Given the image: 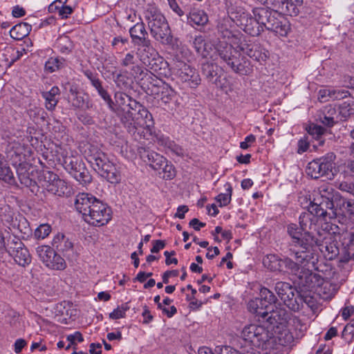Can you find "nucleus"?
I'll return each mask as SVG.
<instances>
[{
	"mask_svg": "<svg viewBox=\"0 0 354 354\" xmlns=\"http://www.w3.org/2000/svg\"><path fill=\"white\" fill-rule=\"evenodd\" d=\"M115 102L109 106L135 140L145 137V130L151 131L154 122L152 115L140 102L123 92H116Z\"/></svg>",
	"mask_w": 354,
	"mask_h": 354,
	"instance_id": "f257e3e1",
	"label": "nucleus"
},
{
	"mask_svg": "<svg viewBox=\"0 0 354 354\" xmlns=\"http://www.w3.org/2000/svg\"><path fill=\"white\" fill-rule=\"evenodd\" d=\"M315 217L312 214L302 213L299 216V225L290 223L287 226V232L291 237L290 255L294 256L296 261L304 263L314 259L312 248L317 243V239L308 230L314 227Z\"/></svg>",
	"mask_w": 354,
	"mask_h": 354,
	"instance_id": "f03ea898",
	"label": "nucleus"
},
{
	"mask_svg": "<svg viewBox=\"0 0 354 354\" xmlns=\"http://www.w3.org/2000/svg\"><path fill=\"white\" fill-rule=\"evenodd\" d=\"M144 17L153 39L165 46H173L174 37L168 22L156 7L149 6L144 11Z\"/></svg>",
	"mask_w": 354,
	"mask_h": 354,
	"instance_id": "7ed1b4c3",
	"label": "nucleus"
},
{
	"mask_svg": "<svg viewBox=\"0 0 354 354\" xmlns=\"http://www.w3.org/2000/svg\"><path fill=\"white\" fill-rule=\"evenodd\" d=\"M216 50L221 59L236 73L248 75L252 72L250 62L234 48L231 43L220 40Z\"/></svg>",
	"mask_w": 354,
	"mask_h": 354,
	"instance_id": "20e7f679",
	"label": "nucleus"
},
{
	"mask_svg": "<svg viewBox=\"0 0 354 354\" xmlns=\"http://www.w3.org/2000/svg\"><path fill=\"white\" fill-rule=\"evenodd\" d=\"M253 15L257 17L259 24L262 25L263 31L265 29L273 32L276 35L287 36L290 30V26L284 15L272 11L265 8H256L252 10Z\"/></svg>",
	"mask_w": 354,
	"mask_h": 354,
	"instance_id": "39448f33",
	"label": "nucleus"
},
{
	"mask_svg": "<svg viewBox=\"0 0 354 354\" xmlns=\"http://www.w3.org/2000/svg\"><path fill=\"white\" fill-rule=\"evenodd\" d=\"M310 262L306 261L301 263L297 261L295 270H290L295 277L296 283L304 291H312L322 281L320 275L313 273L309 268H306Z\"/></svg>",
	"mask_w": 354,
	"mask_h": 354,
	"instance_id": "423d86ee",
	"label": "nucleus"
},
{
	"mask_svg": "<svg viewBox=\"0 0 354 354\" xmlns=\"http://www.w3.org/2000/svg\"><path fill=\"white\" fill-rule=\"evenodd\" d=\"M335 155L330 153L319 158L310 162L306 167V172L312 178L317 179L326 176L330 179L333 176V169H334V161Z\"/></svg>",
	"mask_w": 354,
	"mask_h": 354,
	"instance_id": "0eeeda50",
	"label": "nucleus"
},
{
	"mask_svg": "<svg viewBox=\"0 0 354 354\" xmlns=\"http://www.w3.org/2000/svg\"><path fill=\"white\" fill-rule=\"evenodd\" d=\"M241 335L245 340L250 342L255 346L263 348L273 334L265 326L253 324L245 326Z\"/></svg>",
	"mask_w": 354,
	"mask_h": 354,
	"instance_id": "6e6552de",
	"label": "nucleus"
},
{
	"mask_svg": "<svg viewBox=\"0 0 354 354\" xmlns=\"http://www.w3.org/2000/svg\"><path fill=\"white\" fill-rule=\"evenodd\" d=\"M6 252L19 266L25 267L31 263V255L19 238L10 236L7 240Z\"/></svg>",
	"mask_w": 354,
	"mask_h": 354,
	"instance_id": "1a4fd4ad",
	"label": "nucleus"
},
{
	"mask_svg": "<svg viewBox=\"0 0 354 354\" xmlns=\"http://www.w3.org/2000/svg\"><path fill=\"white\" fill-rule=\"evenodd\" d=\"M111 219V209L99 199L94 203L84 220L94 226L106 225Z\"/></svg>",
	"mask_w": 354,
	"mask_h": 354,
	"instance_id": "9d476101",
	"label": "nucleus"
},
{
	"mask_svg": "<svg viewBox=\"0 0 354 354\" xmlns=\"http://www.w3.org/2000/svg\"><path fill=\"white\" fill-rule=\"evenodd\" d=\"M121 66L129 68L130 75L136 80H149L154 79V74L145 69L138 64L135 54L133 51L127 53L120 60Z\"/></svg>",
	"mask_w": 354,
	"mask_h": 354,
	"instance_id": "9b49d317",
	"label": "nucleus"
},
{
	"mask_svg": "<svg viewBox=\"0 0 354 354\" xmlns=\"http://www.w3.org/2000/svg\"><path fill=\"white\" fill-rule=\"evenodd\" d=\"M31 154L32 151L28 146L15 142L8 151V157L17 169L23 166H28L26 160Z\"/></svg>",
	"mask_w": 354,
	"mask_h": 354,
	"instance_id": "f8f14e48",
	"label": "nucleus"
},
{
	"mask_svg": "<svg viewBox=\"0 0 354 354\" xmlns=\"http://www.w3.org/2000/svg\"><path fill=\"white\" fill-rule=\"evenodd\" d=\"M263 266L271 271L295 270L296 263L290 258L281 259L279 256L270 254L263 259Z\"/></svg>",
	"mask_w": 354,
	"mask_h": 354,
	"instance_id": "ddd939ff",
	"label": "nucleus"
},
{
	"mask_svg": "<svg viewBox=\"0 0 354 354\" xmlns=\"http://www.w3.org/2000/svg\"><path fill=\"white\" fill-rule=\"evenodd\" d=\"M176 67L178 77L189 87L196 88L201 84L200 75L195 68L183 62H178Z\"/></svg>",
	"mask_w": 354,
	"mask_h": 354,
	"instance_id": "4468645a",
	"label": "nucleus"
},
{
	"mask_svg": "<svg viewBox=\"0 0 354 354\" xmlns=\"http://www.w3.org/2000/svg\"><path fill=\"white\" fill-rule=\"evenodd\" d=\"M315 245L319 247L320 252L327 259H334L339 254V249L337 246V241L335 240L334 236L330 233H326V235L323 238L322 241L317 239V243Z\"/></svg>",
	"mask_w": 354,
	"mask_h": 354,
	"instance_id": "2eb2a0df",
	"label": "nucleus"
},
{
	"mask_svg": "<svg viewBox=\"0 0 354 354\" xmlns=\"http://www.w3.org/2000/svg\"><path fill=\"white\" fill-rule=\"evenodd\" d=\"M339 241L342 245L340 262L346 263L351 260L354 261V232L343 233Z\"/></svg>",
	"mask_w": 354,
	"mask_h": 354,
	"instance_id": "dca6fc26",
	"label": "nucleus"
},
{
	"mask_svg": "<svg viewBox=\"0 0 354 354\" xmlns=\"http://www.w3.org/2000/svg\"><path fill=\"white\" fill-rule=\"evenodd\" d=\"M145 82H149L152 87L157 90H152V92L158 95L163 103L167 104L171 100L174 95V91L167 84L160 80L156 75H154V79H149Z\"/></svg>",
	"mask_w": 354,
	"mask_h": 354,
	"instance_id": "f3484780",
	"label": "nucleus"
},
{
	"mask_svg": "<svg viewBox=\"0 0 354 354\" xmlns=\"http://www.w3.org/2000/svg\"><path fill=\"white\" fill-rule=\"evenodd\" d=\"M4 208L6 213L1 215V220L8 225V228L10 230L16 229L24 234H26L27 230H28L26 219L22 216H19V219L17 217L14 218V214L10 206L5 205Z\"/></svg>",
	"mask_w": 354,
	"mask_h": 354,
	"instance_id": "a211bd4d",
	"label": "nucleus"
},
{
	"mask_svg": "<svg viewBox=\"0 0 354 354\" xmlns=\"http://www.w3.org/2000/svg\"><path fill=\"white\" fill-rule=\"evenodd\" d=\"M239 21L243 30L252 37L259 36L263 32L262 25L259 24L257 17L255 16L252 17L243 12L240 15Z\"/></svg>",
	"mask_w": 354,
	"mask_h": 354,
	"instance_id": "6ab92c4d",
	"label": "nucleus"
},
{
	"mask_svg": "<svg viewBox=\"0 0 354 354\" xmlns=\"http://www.w3.org/2000/svg\"><path fill=\"white\" fill-rule=\"evenodd\" d=\"M45 178H48L44 186L48 192L57 195L59 196H64L68 190V187L64 180L60 179L57 174L53 172H48Z\"/></svg>",
	"mask_w": 354,
	"mask_h": 354,
	"instance_id": "aec40b11",
	"label": "nucleus"
},
{
	"mask_svg": "<svg viewBox=\"0 0 354 354\" xmlns=\"http://www.w3.org/2000/svg\"><path fill=\"white\" fill-rule=\"evenodd\" d=\"M97 198L88 193H79L75 198V207L78 212L82 214L83 218L91 211V208Z\"/></svg>",
	"mask_w": 354,
	"mask_h": 354,
	"instance_id": "412c9836",
	"label": "nucleus"
},
{
	"mask_svg": "<svg viewBox=\"0 0 354 354\" xmlns=\"http://www.w3.org/2000/svg\"><path fill=\"white\" fill-rule=\"evenodd\" d=\"M139 153L141 158L154 170L160 171L162 164L166 163L167 159L153 151L142 149Z\"/></svg>",
	"mask_w": 354,
	"mask_h": 354,
	"instance_id": "4be33fe9",
	"label": "nucleus"
},
{
	"mask_svg": "<svg viewBox=\"0 0 354 354\" xmlns=\"http://www.w3.org/2000/svg\"><path fill=\"white\" fill-rule=\"evenodd\" d=\"M87 160L96 171L110 161L104 152L93 146L89 149Z\"/></svg>",
	"mask_w": 354,
	"mask_h": 354,
	"instance_id": "5701e85b",
	"label": "nucleus"
},
{
	"mask_svg": "<svg viewBox=\"0 0 354 354\" xmlns=\"http://www.w3.org/2000/svg\"><path fill=\"white\" fill-rule=\"evenodd\" d=\"M131 42L136 46H141V44L149 43L148 32L145 24L141 21L136 24L129 29Z\"/></svg>",
	"mask_w": 354,
	"mask_h": 354,
	"instance_id": "b1692460",
	"label": "nucleus"
},
{
	"mask_svg": "<svg viewBox=\"0 0 354 354\" xmlns=\"http://www.w3.org/2000/svg\"><path fill=\"white\" fill-rule=\"evenodd\" d=\"M270 3L269 10L282 15L296 16L299 12L297 7L286 0H272Z\"/></svg>",
	"mask_w": 354,
	"mask_h": 354,
	"instance_id": "393cba45",
	"label": "nucleus"
},
{
	"mask_svg": "<svg viewBox=\"0 0 354 354\" xmlns=\"http://www.w3.org/2000/svg\"><path fill=\"white\" fill-rule=\"evenodd\" d=\"M290 314L286 309L281 308L274 309L272 307L268 310V316L263 319H266L271 325H283L288 322Z\"/></svg>",
	"mask_w": 354,
	"mask_h": 354,
	"instance_id": "a878e982",
	"label": "nucleus"
},
{
	"mask_svg": "<svg viewBox=\"0 0 354 354\" xmlns=\"http://www.w3.org/2000/svg\"><path fill=\"white\" fill-rule=\"evenodd\" d=\"M336 116L337 111L335 108L332 106H326L317 112L316 120L326 127H333Z\"/></svg>",
	"mask_w": 354,
	"mask_h": 354,
	"instance_id": "bb28decb",
	"label": "nucleus"
},
{
	"mask_svg": "<svg viewBox=\"0 0 354 354\" xmlns=\"http://www.w3.org/2000/svg\"><path fill=\"white\" fill-rule=\"evenodd\" d=\"M154 73H156L160 77H168L170 75V69L168 63L160 56L157 55L147 65Z\"/></svg>",
	"mask_w": 354,
	"mask_h": 354,
	"instance_id": "cd10ccee",
	"label": "nucleus"
},
{
	"mask_svg": "<svg viewBox=\"0 0 354 354\" xmlns=\"http://www.w3.org/2000/svg\"><path fill=\"white\" fill-rule=\"evenodd\" d=\"M97 172L111 183H117L120 180V174L115 165L109 161Z\"/></svg>",
	"mask_w": 354,
	"mask_h": 354,
	"instance_id": "c85d7f7f",
	"label": "nucleus"
},
{
	"mask_svg": "<svg viewBox=\"0 0 354 354\" xmlns=\"http://www.w3.org/2000/svg\"><path fill=\"white\" fill-rule=\"evenodd\" d=\"M70 175L83 185L89 184L92 180V177L82 161L73 169Z\"/></svg>",
	"mask_w": 354,
	"mask_h": 354,
	"instance_id": "c756f323",
	"label": "nucleus"
},
{
	"mask_svg": "<svg viewBox=\"0 0 354 354\" xmlns=\"http://www.w3.org/2000/svg\"><path fill=\"white\" fill-rule=\"evenodd\" d=\"M240 50L257 62L266 60V55L262 53L259 47L255 44L241 43Z\"/></svg>",
	"mask_w": 354,
	"mask_h": 354,
	"instance_id": "7c9ffc66",
	"label": "nucleus"
},
{
	"mask_svg": "<svg viewBox=\"0 0 354 354\" xmlns=\"http://www.w3.org/2000/svg\"><path fill=\"white\" fill-rule=\"evenodd\" d=\"M141 46L142 49L138 48L137 55L140 61L147 66L158 54L151 46V41H149V43L141 44Z\"/></svg>",
	"mask_w": 354,
	"mask_h": 354,
	"instance_id": "2f4dec72",
	"label": "nucleus"
},
{
	"mask_svg": "<svg viewBox=\"0 0 354 354\" xmlns=\"http://www.w3.org/2000/svg\"><path fill=\"white\" fill-rule=\"evenodd\" d=\"M317 294L324 299L332 298L337 292V285L330 281H324L322 279L320 284L315 288Z\"/></svg>",
	"mask_w": 354,
	"mask_h": 354,
	"instance_id": "473e14b6",
	"label": "nucleus"
},
{
	"mask_svg": "<svg viewBox=\"0 0 354 354\" xmlns=\"http://www.w3.org/2000/svg\"><path fill=\"white\" fill-rule=\"evenodd\" d=\"M59 88L57 86H53L49 91L43 92L42 97L45 99V106L48 111H53L57 103L59 95Z\"/></svg>",
	"mask_w": 354,
	"mask_h": 354,
	"instance_id": "72a5a7b5",
	"label": "nucleus"
},
{
	"mask_svg": "<svg viewBox=\"0 0 354 354\" xmlns=\"http://www.w3.org/2000/svg\"><path fill=\"white\" fill-rule=\"evenodd\" d=\"M31 28V25L28 23H19L10 30V37L15 40H21L29 35Z\"/></svg>",
	"mask_w": 354,
	"mask_h": 354,
	"instance_id": "f704fd0d",
	"label": "nucleus"
},
{
	"mask_svg": "<svg viewBox=\"0 0 354 354\" xmlns=\"http://www.w3.org/2000/svg\"><path fill=\"white\" fill-rule=\"evenodd\" d=\"M193 46L196 53L203 58L210 55L212 47L208 45L202 35L196 36L193 41Z\"/></svg>",
	"mask_w": 354,
	"mask_h": 354,
	"instance_id": "c9c22d12",
	"label": "nucleus"
},
{
	"mask_svg": "<svg viewBox=\"0 0 354 354\" xmlns=\"http://www.w3.org/2000/svg\"><path fill=\"white\" fill-rule=\"evenodd\" d=\"M187 20L192 26H204L208 21V17L203 10L194 9L189 12Z\"/></svg>",
	"mask_w": 354,
	"mask_h": 354,
	"instance_id": "e433bc0d",
	"label": "nucleus"
},
{
	"mask_svg": "<svg viewBox=\"0 0 354 354\" xmlns=\"http://www.w3.org/2000/svg\"><path fill=\"white\" fill-rule=\"evenodd\" d=\"M248 308L250 312L263 319L268 316V309L259 298L250 300L248 304Z\"/></svg>",
	"mask_w": 354,
	"mask_h": 354,
	"instance_id": "4c0bfd02",
	"label": "nucleus"
},
{
	"mask_svg": "<svg viewBox=\"0 0 354 354\" xmlns=\"http://www.w3.org/2000/svg\"><path fill=\"white\" fill-rule=\"evenodd\" d=\"M259 299L261 300V303H263L265 308L268 310L271 308L272 304H274L277 301V298L274 294L266 287H262L259 292Z\"/></svg>",
	"mask_w": 354,
	"mask_h": 354,
	"instance_id": "58836bf2",
	"label": "nucleus"
},
{
	"mask_svg": "<svg viewBox=\"0 0 354 354\" xmlns=\"http://www.w3.org/2000/svg\"><path fill=\"white\" fill-rule=\"evenodd\" d=\"M53 249L48 245H40L36 248L37 254L39 260L46 266L50 267L51 262L50 257L53 254Z\"/></svg>",
	"mask_w": 354,
	"mask_h": 354,
	"instance_id": "ea45409f",
	"label": "nucleus"
},
{
	"mask_svg": "<svg viewBox=\"0 0 354 354\" xmlns=\"http://www.w3.org/2000/svg\"><path fill=\"white\" fill-rule=\"evenodd\" d=\"M308 213L312 214L315 217L314 227L315 226V223L317 221V216L325 218L328 214L326 209L322 207V205L319 201V198H314L313 201L310 203L309 212Z\"/></svg>",
	"mask_w": 354,
	"mask_h": 354,
	"instance_id": "a19ab883",
	"label": "nucleus"
},
{
	"mask_svg": "<svg viewBox=\"0 0 354 354\" xmlns=\"http://www.w3.org/2000/svg\"><path fill=\"white\" fill-rule=\"evenodd\" d=\"M274 290L279 297L282 299L286 297L288 298V295H291V296H292L294 287H292L289 283L278 281L275 284Z\"/></svg>",
	"mask_w": 354,
	"mask_h": 354,
	"instance_id": "79ce46f5",
	"label": "nucleus"
},
{
	"mask_svg": "<svg viewBox=\"0 0 354 354\" xmlns=\"http://www.w3.org/2000/svg\"><path fill=\"white\" fill-rule=\"evenodd\" d=\"M16 169L18 178L21 185H24L27 187H32L35 186L36 182L32 180L29 176L28 166L17 167Z\"/></svg>",
	"mask_w": 354,
	"mask_h": 354,
	"instance_id": "37998d69",
	"label": "nucleus"
},
{
	"mask_svg": "<svg viewBox=\"0 0 354 354\" xmlns=\"http://www.w3.org/2000/svg\"><path fill=\"white\" fill-rule=\"evenodd\" d=\"M329 189L332 190L331 187H322L320 189V195L321 199L319 200L322 207H324L326 210L327 209H333L334 207V204L333 201V194L329 192Z\"/></svg>",
	"mask_w": 354,
	"mask_h": 354,
	"instance_id": "c03bdc74",
	"label": "nucleus"
},
{
	"mask_svg": "<svg viewBox=\"0 0 354 354\" xmlns=\"http://www.w3.org/2000/svg\"><path fill=\"white\" fill-rule=\"evenodd\" d=\"M0 180L11 185L17 184L13 172L6 162L0 167Z\"/></svg>",
	"mask_w": 354,
	"mask_h": 354,
	"instance_id": "a18cd8bd",
	"label": "nucleus"
},
{
	"mask_svg": "<svg viewBox=\"0 0 354 354\" xmlns=\"http://www.w3.org/2000/svg\"><path fill=\"white\" fill-rule=\"evenodd\" d=\"M202 73L209 82L218 75V66L212 62H206L202 64Z\"/></svg>",
	"mask_w": 354,
	"mask_h": 354,
	"instance_id": "49530a36",
	"label": "nucleus"
},
{
	"mask_svg": "<svg viewBox=\"0 0 354 354\" xmlns=\"http://www.w3.org/2000/svg\"><path fill=\"white\" fill-rule=\"evenodd\" d=\"M65 66V59L59 57H50L45 64V69L49 73L57 71Z\"/></svg>",
	"mask_w": 354,
	"mask_h": 354,
	"instance_id": "de8ad7c7",
	"label": "nucleus"
},
{
	"mask_svg": "<svg viewBox=\"0 0 354 354\" xmlns=\"http://www.w3.org/2000/svg\"><path fill=\"white\" fill-rule=\"evenodd\" d=\"M57 47L63 54H69L73 49V44L68 36H62L57 39Z\"/></svg>",
	"mask_w": 354,
	"mask_h": 354,
	"instance_id": "09e8293b",
	"label": "nucleus"
},
{
	"mask_svg": "<svg viewBox=\"0 0 354 354\" xmlns=\"http://www.w3.org/2000/svg\"><path fill=\"white\" fill-rule=\"evenodd\" d=\"M326 129L321 126L313 124L309 126L308 132L316 140L318 141L319 145H322L324 140H322V136L325 133Z\"/></svg>",
	"mask_w": 354,
	"mask_h": 354,
	"instance_id": "8fccbe9b",
	"label": "nucleus"
},
{
	"mask_svg": "<svg viewBox=\"0 0 354 354\" xmlns=\"http://www.w3.org/2000/svg\"><path fill=\"white\" fill-rule=\"evenodd\" d=\"M226 193L220 194L216 197V201L219 203L221 207L227 205L231 201V196L232 193V187L230 183H227L225 185Z\"/></svg>",
	"mask_w": 354,
	"mask_h": 354,
	"instance_id": "3c124183",
	"label": "nucleus"
},
{
	"mask_svg": "<svg viewBox=\"0 0 354 354\" xmlns=\"http://www.w3.org/2000/svg\"><path fill=\"white\" fill-rule=\"evenodd\" d=\"M51 265L53 266L48 267L49 269L55 270H63L66 268V263L64 258L60 255L57 254L55 250H53V254L50 257Z\"/></svg>",
	"mask_w": 354,
	"mask_h": 354,
	"instance_id": "603ef678",
	"label": "nucleus"
},
{
	"mask_svg": "<svg viewBox=\"0 0 354 354\" xmlns=\"http://www.w3.org/2000/svg\"><path fill=\"white\" fill-rule=\"evenodd\" d=\"M277 339L279 345L287 346L294 342V337L288 330L284 329L278 334Z\"/></svg>",
	"mask_w": 354,
	"mask_h": 354,
	"instance_id": "864d4df0",
	"label": "nucleus"
},
{
	"mask_svg": "<svg viewBox=\"0 0 354 354\" xmlns=\"http://www.w3.org/2000/svg\"><path fill=\"white\" fill-rule=\"evenodd\" d=\"M114 81L117 86L121 89H127L129 88L132 82L131 77L124 73L118 74Z\"/></svg>",
	"mask_w": 354,
	"mask_h": 354,
	"instance_id": "5fc2aeb1",
	"label": "nucleus"
},
{
	"mask_svg": "<svg viewBox=\"0 0 354 354\" xmlns=\"http://www.w3.org/2000/svg\"><path fill=\"white\" fill-rule=\"evenodd\" d=\"M82 160H80L77 157L73 156H66L64 157L63 166L64 168L68 172H71L73 169L80 163Z\"/></svg>",
	"mask_w": 354,
	"mask_h": 354,
	"instance_id": "6e6d98bb",
	"label": "nucleus"
},
{
	"mask_svg": "<svg viewBox=\"0 0 354 354\" xmlns=\"http://www.w3.org/2000/svg\"><path fill=\"white\" fill-rule=\"evenodd\" d=\"M56 250L58 252H62L64 256L70 257L73 253V244L68 238H66L64 241H62V243L57 245Z\"/></svg>",
	"mask_w": 354,
	"mask_h": 354,
	"instance_id": "4d7b16f0",
	"label": "nucleus"
},
{
	"mask_svg": "<svg viewBox=\"0 0 354 354\" xmlns=\"http://www.w3.org/2000/svg\"><path fill=\"white\" fill-rule=\"evenodd\" d=\"M301 299L300 293L297 292V297H295L292 299H286V304H285L288 308L295 312L299 311L302 308Z\"/></svg>",
	"mask_w": 354,
	"mask_h": 354,
	"instance_id": "13d9d810",
	"label": "nucleus"
},
{
	"mask_svg": "<svg viewBox=\"0 0 354 354\" xmlns=\"http://www.w3.org/2000/svg\"><path fill=\"white\" fill-rule=\"evenodd\" d=\"M161 171L163 173L162 178L165 180H171L176 176V170L171 164H169L167 160L166 163L161 166Z\"/></svg>",
	"mask_w": 354,
	"mask_h": 354,
	"instance_id": "bf43d9fd",
	"label": "nucleus"
},
{
	"mask_svg": "<svg viewBox=\"0 0 354 354\" xmlns=\"http://www.w3.org/2000/svg\"><path fill=\"white\" fill-rule=\"evenodd\" d=\"M51 232V227L48 224L40 225L35 232V236L37 239H44L47 237Z\"/></svg>",
	"mask_w": 354,
	"mask_h": 354,
	"instance_id": "052dcab7",
	"label": "nucleus"
},
{
	"mask_svg": "<svg viewBox=\"0 0 354 354\" xmlns=\"http://www.w3.org/2000/svg\"><path fill=\"white\" fill-rule=\"evenodd\" d=\"M336 187L342 192H346L354 196V182L347 181L336 182Z\"/></svg>",
	"mask_w": 354,
	"mask_h": 354,
	"instance_id": "680f3d73",
	"label": "nucleus"
},
{
	"mask_svg": "<svg viewBox=\"0 0 354 354\" xmlns=\"http://www.w3.org/2000/svg\"><path fill=\"white\" fill-rule=\"evenodd\" d=\"M128 310L129 307L127 305H122L111 313L109 314V317L112 319L123 318L125 316L126 311Z\"/></svg>",
	"mask_w": 354,
	"mask_h": 354,
	"instance_id": "e2e57ef3",
	"label": "nucleus"
},
{
	"mask_svg": "<svg viewBox=\"0 0 354 354\" xmlns=\"http://www.w3.org/2000/svg\"><path fill=\"white\" fill-rule=\"evenodd\" d=\"M351 158L345 164L346 172L354 176V143L350 147Z\"/></svg>",
	"mask_w": 354,
	"mask_h": 354,
	"instance_id": "0e129e2a",
	"label": "nucleus"
},
{
	"mask_svg": "<svg viewBox=\"0 0 354 354\" xmlns=\"http://www.w3.org/2000/svg\"><path fill=\"white\" fill-rule=\"evenodd\" d=\"M333 89L331 88H323L319 91L318 99L322 102H327L332 100Z\"/></svg>",
	"mask_w": 354,
	"mask_h": 354,
	"instance_id": "69168bd1",
	"label": "nucleus"
},
{
	"mask_svg": "<svg viewBox=\"0 0 354 354\" xmlns=\"http://www.w3.org/2000/svg\"><path fill=\"white\" fill-rule=\"evenodd\" d=\"M71 100L72 106L75 109H82L85 105L84 97L80 93L75 94Z\"/></svg>",
	"mask_w": 354,
	"mask_h": 354,
	"instance_id": "338daca9",
	"label": "nucleus"
},
{
	"mask_svg": "<svg viewBox=\"0 0 354 354\" xmlns=\"http://www.w3.org/2000/svg\"><path fill=\"white\" fill-rule=\"evenodd\" d=\"M300 296H301V298H302V299H301L302 306H304V304H306L307 305V306L310 308H313V307L315 306L316 300L313 296L306 294V293H304V294L300 293Z\"/></svg>",
	"mask_w": 354,
	"mask_h": 354,
	"instance_id": "774afa93",
	"label": "nucleus"
}]
</instances>
